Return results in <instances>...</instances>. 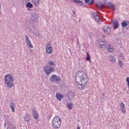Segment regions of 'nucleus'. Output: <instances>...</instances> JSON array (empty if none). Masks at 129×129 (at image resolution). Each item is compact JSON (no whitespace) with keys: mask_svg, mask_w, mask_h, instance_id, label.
<instances>
[{"mask_svg":"<svg viewBox=\"0 0 129 129\" xmlns=\"http://www.w3.org/2000/svg\"><path fill=\"white\" fill-rule=\"evenodd\" d=\"M76 81L79 84L80 89H84L86 87V83L88 82V76L84 72L79 71L76 75Z\"/></svg>","mask_w":129,"mask_h":129,"instance_id":"obj_1","label":"nucleus"},{"mask_svg":"<svg viewBox=\"0 0 129 129\" xmlns=\"http://www.w3.org/2000/svg\"><path fill=\"white\" fill-rule=\"evenodd\" d=\"M5 84L8 88L14 87V77L11 74H8L4 77Z\"/></svg>","mask_w":129,"mask_h":129,"instance_id":"obj_2","label":"nucleus"},{"mask_svg":"<svg viewBox=\"0 0 129 129\" xmlns=\"http://www.w3.org/2000/svg\"><path fill=\"white\" fill-rule=\"evenodd\" d=\"M52 125L54 128H59L61 126V118L58 116H56L53 118Z\"/></svg>","mask_w":129,"mask_h":129,"instance_id":"obj_3","label":"nucleus"},{"mask_svg":"<svg viewBox=\"0 0 129 129\" xmlns=\"http://www.w3.org/2000/svg\"><path fill=\"white\" fill-rule=\"evenodd\" d=\"M50 82H60L61 78L56 75H53L49 79Z\"/></svg>","mask_w":129,"mask_h":129,"instance_id":"obj_4","label":"nucleus"},{"mask_svg":"<svg viewBox=\"0 0 129 129\" xmlns=\"http://www.w3.org/2000/svg\"><path fill=\"white\" fill-rule=\"evenodd\" d=\"M53 68L48 66H45L44 69V71L46 73L47 75H50V74L53 72Z\"/></svg>","mask_w":129,"mask_h":129,"instance_id":"obj_5","label":"nucleus"},{"mask_svg":"<svg viewBox=\"0 0 129 129\" xmlns=\"http://www.w3.org/2000/svg\"><path fill=\"white\" fill-rule=\"evenodd\" d=\"M103 32L106 35H108L111 32V29L107 25H105L103 27Z\"/></svg>","mask_w":129,"mask_h":129,"instance_id":"obj_6","label":"nucleus"},{"mask_svg":"<svg viewBox=\"0 0 129 129\" xmlns=\"http://www.w3.org/2000/svg\"><path fill=\"white\" fill-rule=\"evenodd\" d=\"M39 17V15L36 13H32L31 20L32 22H34L35 23L38 22V18Z\"/></svg>","mask_w":129,"mask_h":129,"instance_id":"obj_7","label":"nucleus"},{"mask_svg":"<svg viewBox=\"0 0 129 129\" xmlns=\"http://www.w3.org/2000/svg\"><path fill=\"white\" fill-rule=\"evenodd\" d=\"M92 16L94 18L97 23H99V22L101 21V19H100V16L98 15V14H97V13H93Z\"/></svg>","mask_w":129,"mask_h":129,"instance_id":"obj_8","label":"nucleus"},{"mask_svg":"<svg viewBox=\"0 0 129 129\" xmlns=\"http://www.w3.org/2000/svg\"><path fill=\"white\" fill-rule=\"evenodd\" d=\"M97 43L99 44L100 48L102 49H104L105 47H106V45L105 44V42L104 41L102 40L101 39H98L97 41Z\"/></svg>","mask_w":129,"mask_h":129,"instance_id":"obj_9","label":"nucleus"},{"mask_svg":"<svg viewBox=\"0 0 129 129\" xmlns=\"http://www.w3.org/2000/svg\"><path fill=\"white\" fill-rule=\"evenodd\" d=\"M45 49L46 54H52V52H53V48H52V46H46Z\"/></svg>","mask_w":129,"mask_h":129,"instance_id":"obj_10","label":"nucleus"},{"mask_svg":"<svg viewBox=\"0 0 129 129\" xmlns=\"http://www.w3.org/2000/svg\"><path fill=\"white\" fill-rule=\"evenodd\" d=\"M33 115L35 119H37L39 117V113L37 112L36 108L32 109Z\"/></svg>","mask_w":129,"mask_h":129,"instance_id":"obj_11","label":"nucleus"},{"mask_svg":"<svg viewBox=\"0 0 129 129\" xmlns=\"http://www.w3.org/2000/svg\"><path fill=\"white\" fill-rule=\"evenodd\" d=\"M74 96H75L74 93H73L71 91H69L68 92L67 97L69 99H72V98H73V97H74Z\"/></svg>","mask_w":129,"mask_h":129,"instance_id":"obj_12","label":"nucleus"},{"mask_svg":"<svg viewBox=\"0 0 129 129\" xmlns=\"http://www.w3.org/2000/svg\"><path fill=\"white\" fill-rule=\"evenodd\" d=\"M108 59H109V61L112 62V63H114V62H115V56H114V55H113V54L109 55L108 57Z\"/></svg>","mask_w":129,"mask_h":129,"instance_id":"obj_13","label":"nucleus"},{"mask_svg":"<svg viewBox=\"0 0 129 129\" xmlns=\"http://www.w3.org/2000/svg\"><path fill=\"white\" fill-rule=\"evenodd\" d=\"M23 117L25 121H27V122L28 121H30V120L31 119V118L30 117V115H29V113H26L25 115Z\"/></svg>","mask_w":129,"mask_h":129,"instance_id":"obj_14","label":"nucleus"},{"mask_svg":"<svg viewBox=\"0 0 129 129\" xmlns=\"http://www.w3.org/2000/svg\"><path fill=\"white\" fill-rule=\"evenodd\" d=\"M108 6L109 9H111L112 11H115V5H114V4H113L112 2H109Z\"/></svg>","mask_w":129,"mask_h":129,"instance_id":"obj_15","label":"nucleus"},{"mask_svg":"<svg viewBox=\"0 0 129 129\" xmlns=\"http://www.w3.org/2000/svg\"><path fill=\"white\" fill-rule=\"evenodd\" d=\"M129 22L128 21H123L121 23V26L123 28H125V27H127V26H128Z\"/></svg>","mask_w":129,"mask_h":129,"instance_id":"obj_16","label":"nucleus"},{"mask_svg":"<svg viewBox=\"0 0 129 129\" xmlns=\"http://www.w3.org/2000/svg\"><path fill=\"white\" fill-rule=\"evenodd\" d=\"M56 98H57L58 100H61L63 97H64V95L63 94H61L60 93H57L56 94Z\"/></svg>","mask_w":129,"mask_h":129,"instance_id":"obj_17","label":"nucleus"},{"mask_svg":"<svg viewBox=\"0 0 129 129\" xmlns=\"http://www.w3.org/2000/svg\"><path fill=\"white\" fill-rule=\"evenodd\" d=\"M113 27L115 30L118 28V22H117V21L113 22Z\"/></svg>","mask_w":129,"mask_h":129,"instance_id":"obj_18","label":"nucleus"},{"mask_svg":"<svg viewBox=\"0 0 129 129\" xmlns=\"http://www.w3.org/2000/svg\"><path fill=\"white\" fill-rule=\"evenodd\" d=\"M10 107L11 108L12 112H15V103L13 102L10 103Z\"/></svg>","mask_w":129,"mask_h":129,"instance_id":"obj_19","label":"nucleus"},{"mask_svg":"<svg viewBox=\"0 0 129 129\" xmlns=\"http://www.w3.org/2000/svg\"><path fill=\"white\" fill-rule=\"evenodd\" d=\"M72 2H74L75 3V4H77V5H83V2L82 1H80L79 0H71Z\"/></svg>","mask_w":129,"mask_h":129,"instance_id":"obj_20","label":"nucleus"},{"mask_svg":"<svg viewBox=\"0 0 129 129\" xmlns=\"http://www.w3.org/2000/svg\"><path fill=\"white\" fill-rule=\"evenodd\" d=\"M31 26H32V23H31V22L30 21H27L26 22L25 27H26V28H27V29H28V28H30V27H31Z\"/></svg>","mask_w":129,"mask_h":129,"instance_id":"obj_21","label":"nucleus"},{"mask_svg":"<svg viewBox=\"0 0 129 129\" xmlns=\"http://www.w3.org/2000/svg\"><path fill=\"white\" fill-rule=\"evenodd\" d=\"M86 4H88V5H92L94 4V0H85Z\"/></svg>","mask_w":129,"mask_h":129,"instance_id":"obj_22","label":"nucleus"},{"mask_svg":"<svg viewBox=\"0 0 129 129\" xmlns=\"http://www.w3.org/2000/svg\"><path fill=\"white\" fill-rule=\"evenodd\" d=\"M67 106L68 108H69L70 110H71V109L73 108V104L72 103H67Z\"/></svg>","mask_w":129,"mask_h":129,"instance_id":"obj_23","label":"nucleus"},{"mask_svg":"<svg viewBox=\"0 0 129 129\" xmlns=\"http://www.w3.org/2000/svg\"><path fill=\"white\" fill-rule=\"evenodd\" d=\"M26 43L30 48H33V45L32 44V43L31 42V40H30V39L26 41Z\"/></svg>","mask_w":129,"mask_h":129,"instance_id":"obj_24","label":"nucleus"},{"mask_svg":"<svg viewBox=\"0 0 129 129\" xmlns=\"http://www.w3.org/2000/svg\"><path fill=\"white\" fill-rule=\"evenodd\" d=\"M107 50L108 51L110 52V53H112L113 52V48L110 47V45L107 46Z\"/></svg>","mask_w":129,"mask_h":129,"instance_id":"obj_25","label":"nucleus"},{"mask_svg":"<svg viewBox=\"0 0 129 129\" xmlns=\"http://www.w3.org/2000/svg\"><path fill=\"white\" fill-rule=\"evenodd\" d=\"M32 2L34 3L35 6H39V4H40V0H32Z\"/></svg>","mask_w":129,"mask_h":129,"instance_id":"obj_26","label":"nucleus"},{"mask_svg":"<svg viewBox=\"0 0 129 129\" xmlns=\"http://www.w3.org/2000/svg\"><path fill=\"white\" fill-rule=\"evenodd\" d=\"M26 7L27 8H28V9H32V8H33V4L30 2H29L26 5Z\"/></svg>","mask_w":129,"mask_h":129,"instance_id":"obj_27","label":"nucleus"},{"mask_svg":"<svg viewBox=\"0 0 129 129\" xmlns=\"http://www.w3.org/2000/svg\"><path fill=\"white\" fill-rule=\"evenodd\" d=\"M98 9H103L104 8V5L103 4H98L97 5Z\"/></svg>","mask_w":129,"mask_h":129,"instance_id":"obj_28","label":"nucleus"},{"mask_svg":"<svg viewBox=\"0 0 129 129\" xmlns=\"http://www.w3.org/2000/svg\"><path fill=\"white\" fill-rule=\"evenodd\" d=\"M86 54H87V57L86 58V60L87 61H90V55H89V53L88 52H87Z\"/></svg>","mask_w":129,"mask_h":129,"instance_id":"obj_29","label":"nucleus"},{"mask_svg":"<svg viewBox=\"0 0 129 129\" xmlns=\"http://www.w3.org/2000/svg\"><path fill=\"white\" fill-rule=\"evenodd\" d=\"M48 65H50V66H54L55 62H54L53 61L49 60L48 61Z\"/></svg>","mask_w":129,"mask_h":129,"instance_id":"obj_30","label":"nucleus"},{"mask_svg":"<svg viewBox=\"0 0 129 129\" xmlns=\"http://www.w3.org/2000/svg\"><path fill=\"white\" fill-rule=\"evenodd\" d=\"M120 106L121 107V109L125 108V105H124V104L122 102H121V104H120Z\"/></svg>","mask_w":129,"mask_h":129,"instance_id":"obj_31","label":"nucleus"},{"mask_svg":"<svg viewBox=\"0 0 129 129\" xmlns=\"http://www.w3.org/2000/svg\"><path fill=\"white\" fill-rule=\"evenodd\" d=\"M118 57H119V58H122V59L124 58V56H123V53H119Z\"/></svg>","mask_w":129,"mask_h":129,"instance_id":"obj_32","label":"nucleus"},{"mask_svg":"<svg viewBox=\"0 0 129 129\" xmlns=\"http://www.w3.org/2000/svg\"><path fill=\"white\" fill-rule=\"evenodd\" d=\"M118 64L120 66V67H122V66H123V64L122 63V61L119 60L118 61Z\"/></svg>","mask_w":129,"mask_h":129,"instance_id":"obj_33","label":"nucleus"},{"mask_svg":"<svg viewBox=\"0 0 129 129\" xmlns=\"http://www.w3.org/2000/svg\"><path fill=\"white\" fill-rule=\"evenodd\" d=\"M25 40L26 41L30 40V39L29 38V37L27 35H25Z\"/></svg>","mask_w":129,"mask_h":129,"instance_id":"obj_34","label":"nucleus"},{"mask_svg":"<svg viewBox=\"0 0 129 129\" xmlns=\"http://www.w3.org/2000/svg\"><path fill=\"white\" fill-rule=\"evenodd\" d=\"M121 109L122 112H123V113H124L125 112V109L124 108H122Z\"/></svg>","mask_w":129,"mask_h":129,"instance_id":"obj_35","label":"nucleus"},{"mask_svg":"<svg viewBox=\"0 0 129 129\" xmlns=\"http://www.w3.org/2000/svg\"><path fill=\"white\" fill-rule=\"evenodd\" d=\"M2 9V3L0 2V15H1V10Z\"/></svg>","mask_w":129,"mask_h":129,"instance_id":"obj_36","label":"nucleus"},{"mask_svg":"<svg viewBox=\"0 0 129 129\" xmlns=\"http://www.w3.org/2000/svg\"><path fill=\"white\" fill-rule=\"evenodd\" d=\"M47 46H48V47H52L50 45V44H47Z\"/></svg>","mask_w":129,"mask_h":129,"instance_id":"obj_37","label":"nucleus"},{"mask_svg":"<svg viewBox=\"0 0 129 129\" xmlns=\"http://www.w3.org/2000/svg\"><path fill=\"white\" fill-rule=\"evenodd\" d=\"M102 96H103V97H104V96H105V94L104 93H103L102 94Z\"/></svg>","mask_w":129,"mask_h":129,"instance_id":"obj_38","label":"nucleus"},{"mask_svg":"<svg viewBox=\"0 0 129 129\" xmlns=\"http://www.w3.org/2000/svg\"><path fill=\"white\" fill-rule=\"evenodd\" d=\"M73 13L74 14V15H75V14H76V12H75V11H73Z\"/></svg>","mask_w":129,"mask_h":129,"instance_id":"obj_39","label":"nucleus"},{"mask_svg":"<svg viewBox=\"0 0 129 129\" xmlns=\"http://www.w3.org/2000/svg\"><path fill=\"white\" fill-rule=\"evenodd\" d=\"M77 129H80V126H78Z\"/></svg>","mask_w":129,"mask_h":129,"instance_id":"obj_40","label":"nucleus"},{"mask_svg":"<svg viewBox=\"0 0 129 129\" xmlns=\"http://www.w3.org/2000/svg\"><path fill=\"white\" fill-rule=\"evenodd\" d=\"M7 129H11V127H7Z\"/></svg>","mask_w":129,"mask_h":129,"instance_id":"obj_41","label":"nucleus"},{"mask_svg":"<svg viewBox=\"0 0 129 129\" xmlns=\"http://www.w3.org/2000/svg\"><path fill=\"white\" fill-rule=\"evenodd\" d=\"M31 52H33V50L30 49Z\"/></svg>","mask_w":129,"mask_h":129,"instance_id":"obj_42","label":"nucleus"}]
</instances>
